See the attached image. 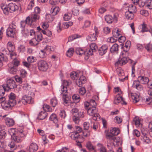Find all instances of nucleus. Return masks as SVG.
<instances>
[{
  "mask_svg": "<svg viewBox=\"0 0 152 152\" xmlns=\"http://www.w3.org/2000/svg\"><path fill=\"white\" fill-rule=\"evenodd\" d=\"M75 131L71 133V134H73L74 135H77L79 134V133L81 132L82 131V129L79 126H75Z\"/></svg>",
  "mask_w": 152,
  "mask_h": 152,
  "instance_id": "obj_32",
  "label": "nucleus"
},
{
  "mask_svg": "<svg viewBox=\"0 0 152 152\" xmlns=\"http://www.w3.org/2000/svg\"><path fill=\"white\" fill-rule=\"evenodd\" d=\"M42 32L43 34L48 37H51L52 34L51 31L47 29L46 30H42Z\"/></svg>",
  "mask_w": 152,
  "mask_h": 152,
  "instance_id": "obj_54",
  "label": "nucleus"
},
{
  "mask_svg": "<svg viewBox=\"0 0 152 152\" xmlns=\"http://www.w3.org/2000/svg\"><path fill=\"white\" fill-rule=\"evenodd\" d=\"M39 42L38 41L35 37H34L30 40L29 41V44L33 46H35L37 45Z\"/></svg>",
  "mask_w": 152,
  "mask_h": 152,
  "instance_id": "obj_38",
  "label": "nucleus"
},
{
  "mask_svg": "<svg viewBox=\"0 0 152 152\" xmlns=\"http://www.w3.org/2000/svg\"><path fill=\"white\" fill-rule=\"evenodd\" d=\"M142 141L143 142L146 144H149L151 143V141L149 138L147 136L142 137Z\"/></svg>",
  "mask_w": 152,
  "mask_h": 152,
  "instance_id": "obj_62",
  "label": "nucleus"
},
{
  "mask_svg": "<svg viewBox=\"0 0 152 152\" xmlns=\"http://www.w3.org/2000/svg\"><path fill=\"white\" fill-rule=\"evenodd\" d=\"M118 76L121 77V78H119L120 81L124 82L128 79V76L127 75L126 76H125L123 70H120L118 71Z\"/></svg>",
  "mask_w": 152,
  "mask_h": 152,
  "instance_id": "obj_14",
  "label": "nucleus"
},
{
  "mask_svg": "<svg viewBox=\"0 0 152 152\" xmlns=\"http://www.w3.org/2000/svg\"><path fill=\"white\" fill-rule=\"evenodd\" d=\"M15 95L13 93H11L10 95L9 96V99L8 100L10 101V102H11L12 104H14L15 105L16 102L15 100Z\"/></svg>",
  "mask_w": 152,
  "mask_h": 152,
  "instance_id": "obj_28",
  "label": "nucleus"
},
{
  "mask_svg": "<svg viewBox=\"0 0 152 152\" xmlns=\"http://www.w3.org/2000/svg\"><path fill=\"white\" fill-rule=\"evenodd\" d=\"M74 50V49L72 48H69L66 52V56L69 57H71L73 55Z\"/></svg>",
  "mask_w": 152,
  "mask_h": 152,
  "instance_id": "obj_53",
  "label": "nucleus"
},
{
  "mask_svg": "<svg viewBox=\"0 0 152 152\" xmlns=\"http://www.w3.org/2000/svg\"><path fill=\"white\" fill-rule=\"evenodd\" d=\"M5 120L6 125L8 126H12L14 124L15 121L12 118H6Z\"/></svg>",
  "mask_w": 152,
  "mask_h": 152,
  "instance_id": "obj_23",
  "label": "nucleus"
},
{
  "mask_svg": "<svg viewBox=\"0 0 152 152\" xmlns=\"http://www.w3.org/2000/svg\"><path fill=\"white\" fill-rule=\"evenodd\" d=\"M84 117L83 114L78 115H73L72 117L73 121L76 124H78L80 121V118H83Z\"/></svg>",
  "mask_w": 152,
  "mask_h": 152,
  "instance_id": "obj_19",
  "label": "nucleus"
},
{
  "mask_svg": "<svg viewBox=\"0 0 152 152\" xmlns=\"http://www.w3.org/2000/svg\"><path fill=\"white\" fill-rule=\"evenodd\" d=\"M97 110L96 107H89L87 110V113L88 115L91 116H93L95 113L97 112Z\"/></svg>",
  "mask_w": 152,
  "mask_h": 152,
  "instance_id": "obj_20",
  "label": "nucleus"
},
{
  "mask_svg": "<svg viewBox=\"0 0 152 152\" xmlns=\"http://www.w3.org/2000/svg\"><path fill=\"white\" fill-rule=\"evenodd\" d=\"M59 11V8L58 7H56L51 9V13L53 15H56Z\"/></svg>",
  "mask_w": 152,
  "mask_h": 152,
  "instance_id": "obj_37",
  "label": "nucleus"
},
{
  "mask_svg": "<svg viewBox=\"0 0 152 152\" xmlns=\"http://www.w3.org/2000/svg\"><path fill=\"white\" fill-rule=\"evenodd\" d=\"M70 137L72 139L75 140L77 142L79 143L78 145L80 147H82V145L80 143L84 141V138L83 136H80L79 134L77 135L71 134Z\"/></svg>",
  "mask_w": 152,
  "mask_h": 152,
  "instance_id": "obj_6",
  "label": "nucleus"
},
{
  "mask_svg": "<svg viewBox=\"0 0 152 152\" xmlns=\"http://www.w3.org/2000/svg\"><path fill=\"white\" fill-rule=\"evenodd\" d=\"M118 45L116 44H114L111 47L110 50L111 53H118Z\"/></svg>",
  "mask_w": 152,
  "mask_h": 152,
  "instance_id": "obj_26",
  "label": "nucleus"
},
{
  "mask_svg": "<svg viewBox=\"0 0 152 152\" xmlns=\"http://www.w3.org/2000/svg\"><path fill=\"white\" fill-rule=\"evenodd\" d=\"M138 82L143 84H145L149 82L148 78L144 76H138Z\"/></svg>",
  "mask_w": 152,
  "mask_h": 152,
  "instance_id": "obj_13",
  "label": "nucleus"
},
{
  "mask_svg": "<svg viewBox=\"0 0 152 152\" xmlns=\"http://www.w3.org/2000/svg\"><path fill=\"white\" fill-rule=\"evenodd\" d=\"M72 17V15L69 13H66L64 15L63 18L64 20L68 21L71 19Z\"/></svg>",
  "mask_w": 152,
  "mask_h": 152,
  "instance_id": "obj_50",
  "label": "nucleus"
},
{
  "mask_svg": "<svg viewBox=\"0 0 152 152\" xmlns=\"http://www.w3.org/2000/svg\"><path fill=\"white\" fill-rule=\"evenodd\" d=\"M7 60V58L5 56L4 53L0 52V67L3 65L2 61H6Z\"/></svg>",
  "mask_w": 152,
  "mask_h": 152,
  "instance_id": "obj_29",
  "label": "nucleus"
},
{
  "mask_svg": "<svg viewBox=\"0 0 152 152\" xmlns=\"http://www.w3.org/2000/svg\"><path fill=\"white\" fill-rule=\"evenodd\" d=\"M29 29L27 28H25L22 30V33L24 35L26 36H29Z\"/></svg>",
  "mask_w": 152,
  "mask_h": 152,
  "instance_id": "obj_60",
  "label": "nucleus"
},
{
  "mask_svg": "<svg viewBox=\"0 0 152 152\" xmlns=\"http://www.w3.org/2000/svg\"><path fill=\"white\" fill-rule=\"evenodd\" d=\"M66 96L65 97V96H63V99L64 100L63 104L64 105L67 106L69 105V104L70 102V101L69 100L67 99H66Z\"/></svg>",
  "mask_w": 152,
  "mask_h": 152,
  "instance_id": "obj_58",
  "label": "nucleus"
},
{
  "mask_svg": "<svg viewBox=\"0 0 152 152\" xmlns=\"http://www.w3.org/2000/svg\"><path fill=\"white\" fill-rule=\"evenodd\" d=\"M138 81L135 80L134 81L132 85V86L133 88H136L139 91H142L143 89V87L140 84Z\"/></svg>",
  "mask_w": 152,
  "mask_h": 152,
  "instance_id": "obj_17",
  "label": "nucleus"
},
{
  "mask_svg": "<svg viewBox=\"0 0 152 152\" xmlns=\"http://www.w3.org/2000/svg\"><path fill=\"white\" fill-rule=\"evenodd\" d=\"M0 7L3 11L4 14L8 15L9 14V8H8V5L2 4H1Z\"/></svg>",
  "mask_w": 152,
  "mask_h": 152,
  "instance_id": "obj_18",
  "label": "nucleus"
},
{
  "mask_svg": "<svg viewBox=\"0 0 152 152\" xmlns=\"http://www.w3.org/2000/svg\"><path fill=\"white\" fill-rule=\"evenodd\" d=\"M22 102L24 104L27 103L32 104L33 103V100L31 96L25 95L22 97Z\"/></svg>",
  "mask_w": 152,
  "mask_h": 152,
  "instance_id": "obj_8",
  "label": "nucleus"
},
{
  "mask_svg": "<svg viewBox=\"0 0 152 152\" xmlns=\"http://www.w3.org/2000/svg\"><path fill=\"white\" fill-rule=\"evenodd\" d=\"M142 26V29L140 31V33H143L145 32L150 31V29L149 28V26L147 27V25L145 23H143L141 25Z\"/></svg>",
  "mask_w": 152,
  "mask_h": 152,
  "instance_id": "obj_21",
  "label": "nucleus"
},
{
  "mask_svg": "<svg viewBox=\"0 0 152 152\" xmlns=\"http://www.w3.org/2000/svg\"><path fill=\"white\" fill-rule=\"evenodd\" d=\"M20 63V61L18 59L14 58L12 62L10 63L9 64H10L12 66L17 68L18 66L19 65Z\"/></svg>",
  "mask_w": 152,
  "mask_h": 152,
  "instance_id": "obj_34",
  "label": "nucleus"
},
{
  "mask_svg": "<svg viewBox=\"0 0 152 152\" xmlns=\"http://www.w3.org/2000/svg\"><path fill=\"white\" fill-rule=\"evenodd\" d=\"M50 104L52 105L53 107H55L57 104V101L55 97H54L51 99L50 100Z\"/></svg>",
  "mask_w": 152,
  "mask_h": 152,
  "instance_id": "obj_55",
  "label": "nucleus"
},
{
  "mask_svg": "<svg viewBox=\"0 0 152 152\" xmlns=\"http://www.w3.org/2000/svg\"><path fill=\"white\" fill-rule=\"evenodd\" d=\"M6 91H8V90H7L5 85H3L2 86H0V96H3L4 94Z\"/></svg>",
  "mask_w": 152,
  "mask_h": 152,
  "instance_id": "obj_35",
  "label": "nucleus"
},
{
  "mask_svg": "<svg viewBox=\"0 0 152 152\" xmlns=\"http://www.w3.org/2000/svg\"><path fill=\"white\" fill-rule=\"evenodd\" d=\"M107 46L105 45H103L98 49V52L100 55L103 56L107 52Z\"/></svg>",
  "mask_w": 152,
  "mask_h": 152,
  "instance_id": "obj_12",
  "label": "nucleus"
},
{
  "mask_svg": "<svg viewBox=\"0 0 152 152\" xmlns=\"http://www.w3.org/2000/svg\"><path fill=\"white\" fill-rule=\"evenodd\" d=\"M38 147L36 143L32 142L29 146V152H35L38 149Z\"/></svg>",
  "mask_w": 152,
  "mask_h": 152,
  "instance_id": "obj_16",
  "label": "nucleus"
},
{
  "mask_svg": "<svg viewBox=\"0 0 152 152\" xmlns=\"http://www.w3.org/2000/svg\"><path fill=\"white\" fill-rule=\"evenodd\" d=\"M8 8H9V12L12 13L16 11L18 9V7L15 4L11 3L8 4Z\"/></svg>",
  "mask_w": 152,
  "mask_h": 152,
  "instance_id": "obj_10",
  "label": "nucleus"
},
{
  "mask_svg": "<svg viewBox=\"0 0 152 152\" xmlns=\"http://www.w3.org/2000/svg\"><path fill=\"white\" fill-rule=\"evenodd\" d=\"M39 18V16L37 14H34L31 15V19L30 18L31 20V24L32 22H35Z\"/></svg>",
  "mask_w": 152,
  "mask_h": 152,
  "instance_id": "obj_44",
  "label": "nucleus"
},
{
  "mask_svg": "<svg viewBox=\"0 0 152 152\" xmlns=\"http://www.w3.org/2000/svg\"><path fill=\"white\" fill-rule=\"evenodd\" d=\"M50 120L52 121L54 123H58V120L56 114H53L50 116L49 118Z\"/></svg>",
  "mask_w": 152,
  "mask_h": 152,
  "instance_id": "obj_43",
  "label": "nucleus"
},
{
  "mask_svg": "<svg viewBox=\"0 0 152 152\" xmlns=\"http://www.w3.org/2000/svg\"><path fill=\"white\" fill-rule=\"evenodd\" d=\"M16 31L8 28L7 30V36L14 37L15 35Z\"/></svg>",
  "mask_w": 152,
  "mask_h": 152,
  "instance_id": "obj_30",
  "label": "nucleus"
},
{
  "mask_svg": "<svg viewBox=\"0 0 152 152\" xmlns=\"http://www.w3.org/2000/svg\"><path fill=\"white\" fill-rule=\"evenodd\" d=\"M1 105L3 109L6 110H11L12 107L15 105L12 104L11 102H10L9 101L7 100L2 103Z\"/></svg>",
  "mask_w": 152,
  "mask_h": 152,
  "instance_id": "obj_7",
  "label": "nucleus"
},
{
  "mask_svg": "<svg viewBox=\"0 0 152 152\" xmlns=\"http://www.w3.org/2000/svg\"><path fill=\"white\" fill-rule=\"evenodd\" d=\"M5 127L4 125H0V135L2 136H4L6 133L4 131Z\"/></svg>",
  "mask_w": 152,
  "mask_h": 152,
  "instance_id": "obj_52",
  "label": "nucleus"
},
{
  "mask_svg": "<svg viewBox=\"0 0 152 152\" xmlns=\"http://www.w3.org/2000/svg\"><path fill=\"white\" fill-rule=\"evenodd\" d=\"M46 55L45 50H42L40 51L39 56L40 58H43L45 57Z\"/></svg>",
  "mask_w": 152,
  "mask_h": 152,
  "instance_id": "obj_63",
  "label": "nucleus"
},
{
  "mask_svg": "<svg viewBox=\"0 0 152 152\" xmlns=\"http://www.w3.org/2000/svg\"><path fill=\"white\" fill-rule=\"evenodd\" d=\"M134 13L128 11L126 12L125 17L127 20H132L134 18Z\"/></svg>",
  "mask_w": 152,
  "mask_h": 152,
  "instance_id": "obj_22",
  "label": "nucleus"
},
{
  "mask_svg": "<svg viewBox=\"0 0 152 152\" xmlns=\"http://www.w3.org/2000/svg\"><path fill=\"white\" fill-rule=\"evenodd\" d=\"M120 131L118 128H114L111 129L110 132L107 134L106 137L109 140H112L115 141L116 137L115 136L118 135Z\"/></svg>",
  "mask_w": 152,
  "mask_h": 152,
  "instance_id": "obj_2",
  "label": "nucleus"
},
{
  "mask_svg": "<svg viewBox=\"0 0 152 152\" xmlns=\"http://www.w3.org/2000/svg\"><path fill=\"white\" fill-rule=\"evenodd\" d=\"M26 24L31 25V20L30 17L28 16L27 17L25 21H22L20 22V27L23 29L25 28Z\"/></svg>",
  "mask_w": 152,
  "mask_h": 152,
  "instance_id": "obj_15",
  "label": "nucleus"
},
{
  "mask_svg": "<svg viewBox=\"0 0 152 152\" xmlns=\"http://www.w3.org/2000/svg\"><path fill=\"white\" fill-rule=\"evenodd\" d=\"M72 111L73 115H77L83 114V112H79L78 109L76 108L72 109Z\"/></svg>",
  "mask_w": 152,
  "mask_h": 152,
  "instance_id": "obj_45",
  "label": "nucleus"
},
{
  "mask_svg": "<svg viewBox=\"0 0 152 152\" xmlns=\"http://www.w3.org/2000/svg\"><path fill=\"white\" fill-rule=\"evenodd\" d=\"M6 86L7 90L9 91L10 89H14L17 87V85L16 82L13 78L8 79L7 81Z\"/></svg>",
  "mask_w": 152,
  "mask_h": 152,
  "instance_id": "obj_4",
  "label": "nucleus"
},
{
  "mask_svg": "<svg viewBox=\"0 0 152 152\" xmlns=\"http://www.w3.org/2000/svg\"><path fill=\"white\" fill-rule=\"evenodd\" d=\"M16 27L15 22L14 21H13L9 25V27L8 28L16 31Z\"/></svg>",
  "mask_w": 152,
  "mask_h": 152,
  "instance_id": "obj_51",
  "label": "nucleus"
},
{
  "mask_svg": "<svg viewBox=\"0 0 152 152\" xmlns=\"http://www.w3.org/2000/svg\"><path fill=\"white\" fill-rule=\"evenodd\" d=\"M7 48L9 51H14L15 50V46L13 45L12 42H9L7 44Z\"/></svg>",
  "mask_w": 152,
  "mask_h": 152,
  "instance_id": "obj_46",
  "label": "nucleus"
},
{
  "mask_svg": "<svg viewBox=\"0 0 152 152\" xmlns=\"http://www.w3.org/2000/svg\"><path fill=\"white\" fill-rule=\"evenodd\" d=\"M63 27L65 28H68L69 26H71L73 25V23L72 22H65L63 23Z\"/></svg>",
  "mask_w": 152,
  "mask_h": 152,
  "instance_id": "obj_59",
  "label": "nucleus"
},
{
  "mask_svg": "<svg viewBox=\"0 0 152 152\" xmlns=\"http://www.w3.org/2000/svg\"><path fill=\"white\" fill-rule=\"evenodd\" d=\"M121 100H123V98L122 96L120 95H117L115 96L114 101V103L115 104H118Z\"/></svg>",
  "mask_w": 152,
  "mask_h": 152,
  "instance_id": "obj_31",
  "label": "nucleus"
},
{
  "mask_svg": "<svg viewBox=\"0 0 152 152\" xmlns=\"http://www.w3.org/2000/svg\"><path fill=\"white\" fill-rule=\"evenodd\" d=\"M129 58L125 57H123L121 59L120 61H118L116 63L118 64H120L121 62L122 65H124L126 64L128 62Z\"/></svg>",
  "mask_w": 152,
  "mask_h": 152,
  "instance_id": "obj_36",
  "label": "nucleus"
},
{
  "mask_svg": "<svg viewBox=\"0 0 152 152\" xmlns=\"http://www.w3.org/2000/svg\"><path fill=\"white\" fill-rule=\"evenodd\" d=\"M86 148L90 151H93L94 152H96V151L95 149V147L90 142H88L86 144Z\"/></svg>",
  "mask_w": 152,
  "mask_h": 152,
  "instance_id": "obj_33",
  "label": "nucleus"
},
{
  "mask_svg": "<svg viewBox=\"0 0 152 152\" xmlns=\"http://www.w3.org/2000/svg\"><path fill=\"white\" fill-rule=\"evenodd\" d=\"M34 36V37L38 41L40 42L42 40V35L40 32H36Z\"/></svg>",
  "mask_w": 152,
  "mask_h": 152,
  "instance_id": "obj_40",
  "label": "nucleus"
},
{
  "mask_svg": "<svg viewBox=\"0 0 152 152\" xmlns=\"http://www.w3.org/2000/svg\"><path fill=\"white\" fill-rule=\"evenodd\" d=\"M105 19L107 23H111L113 21V18L110 15H107L105 16Z\"/></svg>",
  "mask_w": 152,
  "mask_h": 152,
  "instance_id": "obj_42",
  "label": "nucleus"
},
{
  "mask_svg": "<svg viewBox=\"0 0 152 152\" xmlns=\"http://www.w3.org/2000/svg\"><path fill=\"white\" fill-rule=\"evenodd\" d=\"M145 7L149 9H152V0H147L145 1Z\"/></svg>",
  "mask_w": 152,
  "mask_h": 152,
  "instance_id": "obj_47",
  "label": "nucleus"
},
{
  "mask_svg": "<svg viewBox=\"0 0 152 152\" xmlns=\"http://www.w3.org/2000/svg\"><path fill=\"white\" fill-rule=\"evenodd\" d=\"M90 48L94 51L95 52L98 49L97 47L96 44L94 43H92L89 45Z\"/></svg>",
  "mask_w": 152,
  "mask_h": 152,
  "instance_id": "obj_56",
  "label": "nucleus"
},
{
  "mask_svg": "<svg viewBox=\"0 0 152 152\" xmlns=\"http://www.w3.org/2000/svg\"><path fill=\"white\" fill-rule=\"evenodd\" d=\"M20 74L22 78L25 77L27 75L26 71L23 69L20 70Z\"/></svg>",
  "mask_w": 152,
  "mask_h": 152,
  "instance_id": "obj_57",
  "label": "nucleus"
},
{
  "mask_svg": "<svg viewBox=\"0 0 152 152\" xmlns=\"http://www.w3.org/2000/svg\"><path fill=\"white\" fill-rule=\"evenodd\" d=\"M72 98L73 102L75 103L79 102L80 101V96L77 94H75L73 95Z\"/></svg>",
  "mask_w": 152,
  "mask_h": 152,
  "instance_id": "obj_41",
  "label": "nucleus"
},
{
  "mask_svg": "<svg viewBox=\"0 0 152 152\" xmlns=\"http://www.w3.org/2000/svg\"><path fill=\"white\" fill-rule=\"evenodd\" d=\"M62 88L61 89V94H63V96H65V97L67 96L66 93H67V87L66 86H62Z\"/></svg>",
  "mask_w": 152,
  "mask_h": 152,
  "instance_id": "obj_48",
  "label": "nucleus"
},
{
  "mask_svg": "<svg viewBox=\"0 0 152 152\" xmlns=\"http://www.w3.org/2000/svg\"><path fill=\"white\" fill-rule=\"evenodd\" d=\"M95 33L89 35L88 37V39L91 41H93L96 40L97 38L98 34L99 31L98 29L96 27L94 28Z\"/></svg>",
  "mask_w": 152,
  "mask_h": 152,
  "instance_id": "obj_9",
  "label": "nucleus"
},
{
  "mask_svg": "<svg viewBox=\"0 0 152 152\" xmlns=\"http://www.w3.org/2000/svg\"><path fill=\"white\" fill-rule=\"evenodd\" d=\"M75 52L76 54L80 56H81L82 55L86 56L85 57L86 59H88L89 56L93 54V53L94 52L90 48L87 50L86 51H84L83 49L80 48H76Z\"/></svg>",
  "mask_w": 152,
  "mask_h": 152,
  "instance_id": "obj_1",
  "label": "nucleus"
},
{
  "mask_svg": "<svg viewBox=\"0 0 152 152\" xmlns=\"http://www.w3.org/2000/svg\"><path fill=\"white\" fill-rule=\"evenodd\" d=\"M133 122L137 126H139L140 125V120L138 118H134L133 120Z\"/></svg>",
  "mask_w": 152,
  "mask_h": 152,
  "instance_id": "obj_61",
  "label": "nucleus"
},
{
  "mask_svg": "<svg viewBox=\"0 0 152 152\" xmlns=\"http://www.w3.org/2000/svg\"><path fill=\"white\" fill-rule=\"evenodd\" d=\"M25 134L23 132L19 133H17V134H13L12 136V139L14 140L15 142L19 143L22 141L20 137H23L25 136Z\"/></svg>",
  "mask_w": 152,
  "mask_h": 152,
  "instance_id": "obj_5",
  "label": "nucleus"
},
{
  "mask_svg": "<svg viewBox=\"0 0 152 152\" xmlns=\"http://www.w3.org/2000/svg\"><path fill=\"white\" fill-rule=\"evenodd\" d=\"M86 81V77L83 76H81L80 77L79 79H77L76 81V85L79 87H81L82 86L83 84L85 83Z\"/></svg>",
  "mask_w": 152,
  "mask_h": 152,
  "instance_id": "obj_11",
  "label": "nucleus"
},
{
  "mask_svg": "<svg viewBox=\"0 0 152 152\" xmlns=\"http://www.w3.org/2000/svg\"><path fill=\"white\" fill-rule=\"evenodd\" d=\"M9 72L12 74H15L18 71L17 68L16 67L11 65L10 64H9Z\"/></svg>",
  "mask_w": 152,
  "mask_h": 152,
  "instance_id": "obj_25",
  "label": "nucleus"
},
{
  "mask_svg": "<svg viewBox=\"0 0 152 152\" xmlns=\"http://www.w3.org/2000/svg\"><path fill=\"white\" fill-rule=\"evenodd\" d=\"M48 114L45 111H42L38 115L37 118L39 120H43L47 116Z\"/></svg>",
  "mask_w": 152,
  "mask_h": 152,
  "instance_id": "obj_27",
  "label": "nucleus"
},
{
  "mask_svg": "<svg viewBox=\"0 0 152 152\" xmlns=\"http://www.w3.org/2000/svg\"><path fill=\"white\" fill-rule=\"evenodd\" d=\"M114 121L115 123L120 124L122 122V120L120 117L116 116L114 118Z\"/></svg>",
  "mask_w": 152,
  "mask_h": 152,
  "instance_id": "obj_64",
  "label": "nucleus"
},
{
  "mask_svg": "<svg viewBox=\"0 0 152 152\" xmlns=\"http://www.w3.org/2000/svg\"><path fill=\"white\" fill-rule=\"evenodd\" d=\"M37 66L39 70L42 72H45L48 69L49 65L45 61L41 60L37 62Z\"/></svg>",
  "mask_w": 152,
  "mask_h": 152,
  "instance_id": "obj_3",
  "label": "nucleus"
},
{
  "mask_svg": "<svg viewBox=\"0 0 152 152\" xmlns=\"http://www.w3.org/2000/svg\"><path fill=\"white\" fill-rule=\"evenodd\" d=\"M70 75L71 78L72 79L76 80H77V79L79 76L78 73L75 72H73L71 73Z\"/></svg>",
  "mask_w": 152,
  "mask_h": 152,
  "instance_id": "obj_49",
  "label": "nucleus"
},
{
  "mask_svg": "<svg viewBox=\"0 0 152 152\" xmlns=\"http://www.w3.org/2000/svg\"><path fill=\"white\" fill-rule=\"evenodd\" d=\"M131 43L130 41H127L125 44L124 46L122 45V47H121L123 49V51L125 53L127 52L129 50V48L131 45Z\"/></svg>",
  "mask_w": 152,
  "mask_h": 152,
  "instance_id": "obj_24",
  "label": "nucleus"
},
{
  "mask_svg": "<svg viewBox=\"0 0 152 152\" xmlns=\"http://www.w3.org/2000/svg\"><path fill=\"white\" fill-rule=\"evenodd\" d=\"M128 11L135 13L137 10L135 6L130 4L128 7Z\"/></svg>",
  "mask_w": 152,
  "mask_h": 152,
  "instance_id": "obj_39",
  "label": "nucleus"
}]
</instances>
